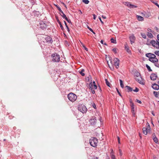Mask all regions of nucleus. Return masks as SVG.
<instances>
[{
  "label": "nucleus",
  "instance_id": "obj_1",
  "mask_svg": "<svg viewBox=\"0 0 159 159\" xmlns=\"http://www.w3.org/2000/svg\"><path fill=\"white\" fill-rule=\"evenodd\" d=\"M89 143L92 146L94 147H96L97 146L98 139L95 137H92L89 140Z\"/></svg>",
  "mask_w": 159,
  "mask_h": 159
},
{
  "label": "nucleus",
  "instance_id": "obj_2",
  "mask_svg": "<svg viewBox=\"0 0 159 159\" xmlns=\"http://www.w3.org/2000/svg\"><path fill=\"white\" fill-rule=\"evenodd\" d=\"M78 109L79 111L83 113H86L87 110L86 106L83 104H79Z\"/></svg>",
  "mask_w": 159,
  "mask_h": 159
},
{
  "label": "nucleus",
  "instance_id": "obj_3",
  "mask_svg": "<svg viewBox=\"0 0 159 159\" xmlns=\"http://www.w3.org/2000/svg\"><path fill=\"white\" fill-rule=\"evenodd\" d=\"M89 88L90 90L91 91L93 94L95 93V90L97 89V86L96 85L95 82L93 81V82H91L89 84Z\"/></svg>",
  "mask_w": 159,
  "mask_h": 159
},
{
  "label": "nucleus",
  "instance_id": "obj_4",
  "mask_svg": "<svg viewBox=\"0 0 159 159\" xmlns=\"http://www.w3.org/2000/svg\"><path fill=\"white\" fill-rule=\"evenodd\" d=\"M68 99L72 102H75L77 98V96L72 93H70L67 96Z\"/></svg>",
  "mask_w": 159,
  "mask_h": 159
},
{
  "label": "nucleus",
  "instance_id": "obj_5",
  "mask_svg": "<svg viewBox=\"0 0 159 159\" xmlns=\"http://www.w3.org/2000/svg\"><path fill=\"white\" fill-rule=\"evenodd\" d=\"M52 60L54 62H59L60 60V56L57 53L53 54L52 55Z\"/></svg>",
  "mask_w": 159,
  "mask_h": 159
},
{
  "label": "nucleus",
  "instance_id": "obj_6",
  "mask_svg": "<svg viewBox=\"0 0 159 159\" xmlns=\"http://www.w3.org/2000/svg\"><path fill=\"white\" fill-rule=\"evenodd\" d=\"M47 27V25L44 23L43 21H41L39 23V28L42 30L46 29Z\"/></svg>",
  "mask_w": 159,
  "mask_h": 159
},
{
  "label": "nucleus",
  "instance_id": "obj_7",
  "mask_svg": "<svg viewBox=\"0 0 159 159\" xmlns=\"http://www.w3.org/2000/svg\"><path fill=\"white\" fill-rule=\"evenodd\" d=\"M115 66L116 68L118 69L119 67L120 60L117 58H115L114 59Z\"/></svg>",
  "mask_w": 159,
  "mask_h": 159
},
{
  "label": "nucleus",
  "instance_id": "obj_8",
  "mask_svg": "<svg viewBox=\"0 0 159 159\" xmlns=\"http://www.w3.org/2000/svg\"><path fill=\"white\" fill-rule=\"evenodd\" d=\"M135 80L138 81V82L140 84H144V82H143V80H142V79L141 76H138L137 77L135 78Z\"/></svg>",
  "mask_w": 159,
  "mask_h": 159
},
{
  "label": "nucleus",
  "instance_id": "obj_9",
  "mask_svg": "<svg viewBox=\"0 0 159 159\" xmlns=\"http://www.w3.org/2000/svg\"><path fill=\"white\" fill-rule=\"evenodd\" d=\"M89 122L91 125H94L96 123V119L95 117H93L90 120Z\"/></svg>",
  "mask_w": 159,
  "mask_h": 159
},
{
  "label": "nucleus",
  "instance_id": "obj_10",
  "mask_svg": "<svg viewBox=\"0 0 159 159\" xmlns=\"http://www.w3.org/2000/svg\"><path fill=\"white\" fill-rule=\"evenodd\" d=\"M131 43L132 44L134 42L135 38L133 34H132L129 37Z\"/></svg>",
  "mask_w": 159,
  "mask_h": 159
},
{
  "label": "nucleus",
  "instance_id": "obj_11",
  "mask_svg": "<svg viewBox=\"0 0 159 159\" xmlns=\"http://www.w3.org/2000/svg\"><path fill=\"white\" fill-rule=\"evenodd\" d=\"M55 5L57 8L58 10L60 12V14L61 15V16L62 17H65L66 15L64 14L63 11L61 9V8L59 7H58L57 5Z\"/></svg>",
  "mask_w": 159,
  "mask_h": 159
},
{
  "label": "nucleus",
  "instance_id": "obj_12",
  "mask_svg": "<svg viewBox=\"0 0 159 159\" xmlns=\"http://www.w3.org/2000/svg\"><path fill=\"white\" fill-rule=\"evenodd\" d=\"M157 77V74L155 73L151 74L150 76L151 79L153 80H155Z\"/></svg>",
  "mask_w": 159,
  "mask_h": 159
},
{
  "label": "nucleus",
  "instance_id": "obj_13",
  "mask_svg": "<svg viewBox=\"0 0 159 159\" xmlns=\"http://www.w3.org/2000/svg\"><path fill=\"white\" fill-rule=\"evenodd\" d=\"M150 43L153 47H156L155 45L159 46V42L158 41L156 42L155 40H152L151 41Z\"/></svg>",
  "mask_w": 159,
  "mask_h": 159
},
{
  "label": "nucleus",
  "instance_id": "obj_14",
  "mask_svg": "<svg viewBox=\"0 0 159 159\" xmlns=\"http://www.w3.org/2000/svg\"><path fill=\"white\" fill-rule=\"evenodd\" d=\"M125 50L129 54H130L131 53V51L129 49V47L126 43L125 44Z\"/></svg>",
  "mask_w": 159,
  "mask_h": 159
},
{
  "label": "nucleus",
  "instance_id": "obj_15",
  "mask_svg": "<svg viewBox=\"0 0 159 159\" xmlns=\"http://www.w3.org/2000/svg\"><path fill=\"white\" fill-rule=\"evenodd\" d=\"M125 90L128 92H131L133 90L132 88L128 86H125Z\"/></svg>",
  "mask_w": 159,
  "mask_h": 159
},
{
  "label": "nucleus",
  "instance_id": "obj_16",
  "mask_svg": "<svg viewBox=\"0 0 159 159\" xmlns=\"http://www.w3.org/2000/svg\"><path fill=\"white\" fill-rule=\"evenodd\" d=\"M152 87L153 89L155 90H158L159 89V86L158 85L156 84H154L152 85Z\"/></svg>",
  "mask_w": 159,
  "mask_h": 159
},
{
  "label": "nucleus",
  "instance_id": "obj_17",
  "mask_svg": "<svg viewBox=\"0 0 159 159\" xmlns=\"http://www.w3.org/2000/svg\"><path fill=\"white\" fill-rule=\"evenodd\" d=\"M46 40L48 43H52L53 42L52 38L49 36L47 37L46 38Z\"/></svg>",
  "mask_w": 159,
  "mask_h": 159
},
{
  "label": "nucleus",
  "instance_id": "obj_18",
  "mask_svg": "<svg viewBox=\"0 0 159 159\" xmlns=\"http://www.w3.org/2000/svg\"><path fill=\"white\" fill-rule=\"evenodd\" d=\"M137 19L139 21H142L143 20V17L141 16L137 15L136 16Z\"/></svg>",
  "mask_w": 159,
  "mask_h": 159
},
{
  "label": "nucleus",
  "instance_id": "obj_19",
  "mask_svg": "<svg viewBox=\"0 0 159 159\" xmlns=\"http://www.w3.org/2000/svg\"><path fill=\"white\" fill-rule=\"evenodd\" d=\"M149 61L153 63L157 62L158 61V59L157 58H155L154 59L149 58Z\"/></svg>",
  "mask_w": 159,
  "mask_h": 159
},
{
  "label": "nucleus",
  "instance_id": "obj_20",
  "mask_svg": "<svg viewBox=\"0 0 159 159\" xmlns=\"http://www.w3.org/2000/svg\"><path fill=\"white\" fill-rule=\"evenodd\" d=\"M131 108V111L132 113L134 114V104H132V105H130Z\"/></svg>",
  "mask_w": 159,
  "mask_h": 159
},
{
  "label": "nucleus",
  "instance_id": "obj_21",
  "mask_svg": "<svg viewBox=\"0 0 159 159\" xmlns=\"http://www.w3.org/2000/svg\"><path fill=\"white\" fill-rule=\"evenodd\" d=\"M143 133L147 135L148 134V129L146 128H143Z\"/></svg>",
  "mask_w": 159,
  "mask_h": 159
},
{
  "label": "nucleus",
  "instance_id": "obj_22",
  "mask_svg": "<svg viewBox=\"0 0 159 159\" xmlns=\"http://www.w3.org/2000/svg\"><path fill=\"white\" fill-rule=\"evenodd\" d=\"M84 69H82L80 71H79L80 73L82 76H84L85 75L84 73Z\"/></svg>",
  "mask_w": 159,
  "mask_h": 159
},
{
  "label": "nucleus",
  "instance_id": "obj_23",
  "mask_svg": "<svg viewBox=\"0 0 159 159\" xmlns=\"http://www.w3.org/2000/svg\"><path fill=\"white\" fill-rule=\"evenodd\" d=\"M147 34L148 36L150 38H152L153 37L152 34L149 32H148Z\"/></svg>",
  "mask_w": 159,
  "mask_h": 159
},
{
  "label": "nucleus",
  "instance_id": "obj_24",
  "mask_svg": "<svg viewBox=\"0 0 159 159\" xmlns=\"http://www.w3.org/2000/svg\"><path fill=\"white\" fill-rule=\"evenodd\" d=\"M153 94L156 97L159 98V91L158 92L154 91Z\"/></svg>",
  "mask_w": 159,
  "mask_h": 159
},
{
  "label": "nucleus",
  "instance_id": "obj_25",
  "mask_svg": "<svg viewBox=\"0 0 159 159\" xmlns=\"http://www.w3.org/2000/svg\"><path fill=\"white\" fill-rule=\"evenodd\" d=\"M141 76L140 74L138 72H135L134 73V76L135 77H137L138 76Z\"/></svg>",
  "mask_w": 159,
  "mask_h": 159
},
{
  "label": "nucleus",
  "instance_id": "obj_26",
  "mask_svg": "<svg viewBox=\"0 0 159 159\" xmlns=\"http://www.w3.org/2000/svg\"><path fill=\"white\" fill-rule=\"evenodd\" d=\"M119 81H120V85L121 87L122 88H123L124 87V85L123 84L122 81L121 80H120V79L119 80Z\"/></svg>",
  "mask_w": 159,
  "mask_h": 159
},
{
  "label": "nucleus",
  "instance_id": "obj_27",
  "mask_svg": "<svg viewBox=\"0 0 159 159\" xmlns=\"http://www.w3.org/2000/svg\"><path fill=\"white\" fill-rule=\"evenodd\" d=\"M63 18L65 19L69 23H70L71 22L70 20V19H68V18L66 17V15L65 17H62Z\"/></svg>",
  "mask_w": 159,
  "mask_h": 159
},
{
  "label": "nucleus",
  "instance_id": "obj_28",
  "mask_svg": "<svg viewBox=\"0 0 159 159\" xmlns=\"http://www.w3.org/2000/svg\"><path fill=\"white\" fill-rule=\"evenodd\" d=\"M146 66L149 71H152L150 67L148 64L146 65Z\"/></svg>",
  "mask_w": 159,
  "mask_h": 159
},
{
  "label": "nucleus",
  "instance_id": "obj_29",
  "mask_svg": "<svg viewBox=\"0 0 159 159\" xmlns=\"http://www.w3.org/2000/svg\"><path fill=\"white\" fill-rule=\"evenodd\" d=\"M111 43H116V40L112 38L111 39Z\"/></svg>",
  "mask_w": 159,
  "mask_h": 159
},
{
  "label": "nucleus",
  "instance_id": "obj_30",
  "mask_svg": "<svg viewBox=\"0 0 159 159\" xmlns=\"http://www.w3.org/2000/svg\"><path fill=\"white\" fill-rule=\"evenodd\" d=\"M156 143H158V140L157 138L156 137L154 139H152Z\"/></svg>",
  "mask_w": 159,
  "mask_h": 159
},
{
  "label": "nucleus",
  "instance_id": "obj_31",
  "mask_svg": "<svg viewBox=\"0 0 159 159\" xmlns=\"http://www.w3.org/2000/svg\"><path fill=\"white\" fill-rule=\"evenodd\" d=\"M82 2L85 4H88L89 2L88 0H82Z\"/></svg>",
  "mask_w": 159,
  "mask_h": 159
},
{
  "label": "nucleus",
  "instance_id": "obj_32",
  "mask_svg": "<svg viewBox=\"0 0 159 159\" xmlns=\"http://www.w3.org/2000/svg\"><path fill=\"white\" fill-rule=\"evenodd\" d=\"M64 23H65V26L67 29V31H68V32H69L70 31V30H69V29L68 26V25H67V24L66 22L65 21H64Z\"/></svg>",
  "mask_w": 159,
  "mask_h": 159
},
{
  "label": "nucleus",
  "instance_id": "obj_33",
  "mask_svg": "<svg viewBox=\"0 0 159 159\" xmlns=\"http://www.w3.org/2000/svg\"><path fill=\"white\" fill-rule=\"evenodd\" d=\"M106 84L108 87H110V83L107 79L105 80Z\"/></svg>",
  "mask_w": 159,
  "mask_h": 159
},
{
  "label": "nucleus",
  "instance_id": "obj_34",
  "mask_svg": "<svg viewBox=\"0 0 159 159\" xmlns=\"http://www.w3.org/2000/svg\"><path fill=\"white\" fill-rule=\"evenodd\" d=\"M141 35L142 36V37L144 38V39H146V35L145 34H144V33H141Z\"/></svg>",
  "mask_w": 159,
  "mask_h": 159
},
{
  "label": "nucleus",
  "instance_id": "obj_35",
  "mask_svg": "<svg viewBox=\"0 0 159 159\" xmlns=\"http://www.w3.org/2000/svg\"><path fill=\"white\" fill-rule=\"evenodd\" d=\"M151 53H148L146 54V57H148L149 58H151Z\"/></svg>",
  "mask_w": 159,
  "mask_h": 159
},
{
  "label": "nucleus",
  "instance_id": "obj_36",
  "mask_svg": "<svg viewBox=\"0 0 159 159\" xmlns=\"http://www.w3.org/2000/svg\"><path fill=\"white\" fill-rule=\"evenodd\" d=\"M151 57L150 58L154 59L155 58H156V56L154 54L151 53Z\"/></svg>",
  "mask_w": 159,
  "mask_h": 159
},
{
  "label": "nucleus",
  "instance_id": "obj_37",
  "mask_svg": "<svg viewBox=\"0 0 159 159\" xmlns=\"http://www.w3.org/2000/svg\"><path fill=\"white\" fill-rule=\"evenodd\" d=\"M59 24L60 25V27L61 29L62 30H63L64 28H63L62 25L61 24V22H59Z\"/></svg>",
  "mask_w": 159,
  "mask_h": 159
},
{
  "label": "nucleus",
  "instance_id": "obj_38",
  "mask_svg": "<svg viewBox=\"0 0 159 159\" xmlns=\"http://www.w3.org/2000/svg\"><path fill=\"white\" fill-rule=\"evenodd\" d=\"M111 159H116L115 156L114 154H111Z\"/></svg>",
  "mask_w": 159,
  "mask_h": 159
},
{
  "label": "nucleus",
  "instance_id": "obj_39",
  "mask_svg": "<svg viewBox=\"0 0 159 159\" xmlns=\"http://www.w3.org/2000/svg\"><path fill=\"white\" fill-rule=\"evenodd\" d=\"M131 4H130L129 2H127L126 3V6H127L129 7H130L131 6Z\"/></svg>",
  "mask_w": 159,
  "mask_h": 159
},
{
  "label": "nucleus",
  "instance_id": "obj_40",
  "mask_svg": "<svg viewBox=\"0 0 159 159\" xmlns=\"http://www.w3.org/2000/svg\"><path fill=\"white\" fill-rule=\"evenodd\" d=\"M132 91L135 92H137L139 91V89L137 88L136 87L135 89H133Z\"/></svg>",
  "mask_w": 159,
  "mask_h": 159
},
{
  "label": "nucleus",
  "instance_id": "obj_41",
  "mask_svg": "<svg viewBox=\"0 0 159 159\" xmlns=\"http://www.w3.org/2000/svg\"><path fill=\"white\" fill-rule=\"evenodd\" d=\"M137 7V6H135L134 5H132V4H131V6L130 7V8H136Z\"/></svg>",
  "mask_w": 159,
  "mask_h": 159
},
{
  "label": "nucleus",
  "instance_id": "obj_42",
  "mask_svg": "<svg viewBox=\"0 0 159 159\" xmlns=\"http://www.w3.org/2000/svg\"><path fill=\"white\" fill-rule=\"evenodd\" d=\"M151 1L154 4L157 6V5H158V3L157 2H155L154 1L152 0H151Z\"/></svg>",
  "mask_w": 159,
  "mask_h": 159
},
{
  "label": "nucleus",
  "instance_id": "obj_43",
  "mask_svg": "<svg viewBox=\"0 0 159 159\" xmlns=\"http://www.w3.org/2000/svg\"><path fill=\"white\" fill-rule=\"evenodd\" d=\"M154 53L157 55L159 56V51H157L154 52Z\"/></svg>",
  "mask_w": 159,
  "mask_h": 159
},
{
  "label": "nucleus",
  "instance_id": "obj_44",
  "mask_svg": "<svg viewBox=\"0 0 159 159\" xmlns=\"http://www.w3.org/2000/svg\"><path fill=\"white\" fill-rule=\"evenodd\" d=\"M155 66L159 68V63L158 62L155 64Z\"/></svg>",
  "mask_w": 159,
  "mask_h": 159
},
{
  "label": "nucleus",
  "instance_id": "obj_45",
  "mask_svg": "<svg viewBox=\"0 0 159 159\" xmlns=\"http://www.w3.org/2000/svg\"><path fill=\"white\" fill-rule=\"evenodd\" d=\"M112 51L115 53H117L116 52V48H114L112 49Z\"/></svg>",
  "mask_w": 159,
  "mask_h": 159
},
{
  "label": "nucleus",
  "instance_id": "obj_46",
  "mask_svg": "<svg viewBox=\"0 0 159 159\" xmlns=\"http://www.w3.org/2000/svg\"><path fill=\"white\" fill-rule=\"evenodd\" d=\"M116 90H117V93H118V94H119V95L120 96L122 97V95H121V94H120V93L119 92V91L118 89L117 88H116Z\"/></svg>",
  "mask_w": 159,
  "mask_h": 159
},
{
  "label": "nucleus",
  "instance_id": "obj_47",
  "mask_svg": "<svg viewBox=\"0 0 159 159\" xmlns=\"http://www.w3.org/2000/svg\"><path fill=\"white\" fill-rule=\"evenodd\" d=\"M152 139H154L155 138H156V135H155V133H153L152 134Z\"/></svg>",
  "mask_w": 159,
  "mask_h": 159
},
{
  "label": "nucleus",
  "instance_id": "obj_48",
  "mask_svg": "<svg viewBox=\"0 0 159 159\" xmlns=\"http://www.w3.org/2000/svg\"><path fill=\"white\" fill-rule=\"evenodd\" d=\"M129 102H130V105H132V104H134V103H133V102H132V100L130 98V99H129Z\"/></svg>",
  "mask_w": 159,
  "mask_h": 159
},
{
  "label": "nucleus",
  "instance_id": "obj_49",
  "mask_svg": "<svg viewBox=\"0 0 159 159\" xmlns=\"http://www.w3.org/2000/svg\"><path fill=\"white\" fill-rule=\"evenodd\" d=\"M119 152L120 153V156H121L122 155V151L121 149H119Z\"/></svg>",
  "mask_w": 159,
  "mask_h": 159
},
{
  "label": "nucleus",
  "instance_id": "obj_50",
  "mask_svg": "<svg viewBox=\"0 0 159 159\" xmlns=\"http://www.w3.org/2000/svg\"><path fill=\"white\" fill-rule=\"evenodd\" d=\"M136 102L139 103H142V102H141V101H140V100H139L138 99H136Z\"/></svg>",
  "mask_w": 159,
  "mask_h": 159
},
{
  "label": "nucleus",
  "instance_id": "obj_51",
  "mask_svg": "<svg viewBox=\"0 0 159 159\" xmlns=\"http://www.w3.org/2000/svg\"><path fill=\"white\" fill-rule=\"evenodd\" d=\"M111 152L110 153V155H111V154H114L113 149H111Z\"/></svg>",
  "mask_w": 159,
  "mask_h": 159
},
{
  "label": "nucleus",
  "instance_id": "obj_52",
  "mask_svg": "<svg viewBox=\"0 0 159 159\" xmlns=\"http://www.w3.org/2000/svg\"><path fill=\"white\" fill-rule=\"evenodd\" d=\"M148 31L149 32H152V30L151 29H149V28H148Z\"/></svg>",
  "mask_w": 159,
  "mask_h": 159
},
{
  "label": "nucleus",
  "instance_id": "obj_53",
  "mask_svg": "<svg viewBox=\"0 0 159 159\" xmlns=\"http://www.w3.org/2000/svg\"><path fill=\"white\" fill-rule=\"evenodd\" d=\"M85 50H86V51H88V48L85 46L84 45V46L83 47Z\"/></svg>",
  "mask_w": 159,
  "mask_h": 159
},
{
  "label": "nucleus",
  "instance_id": "obj_54",
  "mask_svg": "<svg viewBox=\"0 0 159 159\" xmlns=\"http://www.w3.org/2000/svg\"><path fill=\"white\" fill-rule=\"evenodd\" d=\"M98 18L100 20V21L102 23V24H103V22L102 21V20H101V18L100 17H98Z\"/></svg>",
  "mask_w": 159,
  "mask_h": 159
},
{
  "label": "nucleus",
  "instance_id": "obj_55",
  "mask_svg": "<svg viewBox=\"0 0 159 159\" xmlns=\"http://www.w3.org/2000/svg\"><path fill=\"white\" fill-rule=\"evenodd\" d=\"M87 28L90 31H92V29L90 28L88 26H87Z\"/></svg>",
  "mask_w": 159,
  "mask_h": 159
},
{
  "label": "nucleus",
  "instance_id": "obj_56",
  "mask_svg": "<svg viewBox=\"0 0 159 159\" xmlns=\"http://www.w3.org/2000/svg\"><path fill=\"white\" fill-rule=\"evenodd\" d=\"M93 106L94 108L96 109V106L95 103L93 105Z\"/></svg>",
  "mask_w": 159,
  "mask_h": 159
},
{
  "label": "nucleus",
  "instance_id": "obj_57",
  "mask_svg": "<svg viewBox=\"0 0 159 159\" xmlns=\"http://www.w3.org/2000/svg\"><path fill=\"white\" fill-rule=\"evenodd\" d=\"M117 138H118V143H119L120 144V138L119 137H117Z\"/></svg>",
  "mask_w": 159,
  "mask_h": 159
},
{
  "label": "nucleus",
  "instance_id": "obj_58",
  "mask_svg": "<svg viewBox=\"0 0 159 159\" xmlns=\"http://www.w3.org/2000/svg\"><path fill=\"white\" fill-rule=\"evenodd\" d=\"M93 19L94 20H95L96 18V16L95 14H93Z\"/></svg>",
  "mask_w": 159,
  "mask_h": 159
},
{
  "label": "nucleus",
  "instance_id": "obj_59",
  "mask_svg": "<svg viewBox=\"0 0 159 159\" xmlns=\"http://www.w3.org/2000/svg\"><path fill=\"white\" fill-rule=\"evenodd\" d=\"M92 159H98V158L97 157H93Z\"/></svg>",
  "mask_w": 159,
  "mask_h": 159
},
{
  "label": "nucleus",
  "instance_id": "obj_60",
  "mask_svg": "<svg viewBox=\"0 0 159 159\" xmlns=\"http://www.w3.org/2000/svg\"><path fill=\"white\" fill-rule=\"evenodd\" d=\"M102 18H103V19H106V17L105 16L102 15Z\"/></svg>",
  "mask_w": 159,
  "mask_h": 159
},
{
  "label": "nucleus",
  "instance_id": "obj_61",
  "mask_svg": "<svg viewBox=\"0 0 159 159\" xmlns=\"http://www.w3.org/2000/svg\"><path fill=\"white\" fill-rule=\"evenodd\" d=\"M80 42L81 44V45H82V46L83 47L84 46V44L82 42H81L80 41Z\"/></svg>",
  "mask_w": 159,
  "mask_h": 159
},
{
  "label": "nucleus",
  "instance_id": "obj_62",
  "mask_svg": "<svg viewBox=\"0 0 159 159\" xmlns=\"http://www.w3.org/2000/svg\"><path fill=\"white\" fill-rule=\"evenodd\" d=\"M100 43L102 44H104V43H103V41L102 40L101 41H100Z\"/></svg>",
  "mask_w": 159,
  "mask_h": 159
},
{
  "label": "nucleus",
  "instance_id": "obj_63",
  "mask_svg": "<svg viewBox=\"0 0 159 159\" xmlns=\"http://www.w3.org/2000/svg\"><path fill=\"white\" fill-rule=\"evenodd\" d=\"M157 38L158 39V41L159 42V34L157 35Z\"/></svg>",
  "mask_w": 159,
  "mask_h": 159
},
{
  "label": "nucleus",
  "instance_id": "obj_64",
  "mask_svg": "<svg viewBox=\"0 0 159 159\" xmlns=\"http://www.w3.org/2000/svg\"><path fill=\"white\" fill-rule=\"evenodd\" d=\"M152 114L153 116H155V114L153 113V111H152Z\"/></svg>",
  "mask_w": 159,
  "mask_h": 159
}]
</instances>
